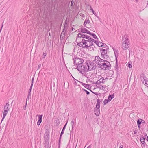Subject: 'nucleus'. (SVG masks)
<instances>
[{"label": "nucleus", "mask_w": 148, "mask_h": 148, "mask_svg": "<svg viewBox=\"0 0 148 148\" xmlns=\"http://www.w3.org/2000/svg\"><path fill=\"white\" fill-rule=\"evenodd\" d=\"M99 95V96H100L101 95V94L100 93H98V95Z\"/></svg>", "instance_id": "obj_55"}, {"label": "nucleus", "mask_w": 148, "mask_h": 148, "mask_svg": "<svg viewBox=\"0 0 148 148\" xmlns=\"http://www.w3.org/2000/svg\"><path fill=\"white\" fill-rule=\"evenodd\" d=\"M100 100L99 99H97V103L96 104V109H97L98 108L99 109L100 105Z\"/></svg>", "instance_id": "obj_14"}, {"label": "nucleus", "mask_w": 148, "mask_h": 148, "mask_svg": "<svg viewBox=\"0 0 148 148\" xmlns=\"http://www.w3.org/2000/svg\"><path fill=\"white\" fill-rule=\"evenodd\" d=\"M54 122L56 124V125L57 126H58L60 124V121L59 119H57L56 120H55Z\"/></svg>", "instance_id": "obj_20"}, {"label": "nucleus", "mask_w": 148, "mask_h": 148, "mask_svg": "<svg viewBox=\"0 0 148 148\" xmlns=\"http://www.w3.org/2000/svg\"><path fill=\"white\" fill-rule=\"evenodd\" d=\"M147 5L146 7L147 6V5H148V1H147Z\"/></svg>", "instance_id": "obj_64"}, {"label": "nucleus", "mask_w": 148, "mask_h": 148, "mask_svg": "<svg viewBox=\"0 0 148 148\" xmlns=\"http://www.w3.org/2000/svg\"><path fill=\"white\" fill-rule=\"evenodd\" d=\"M83 36L82 38H84L88 40L89 39L90 36H88L87 35L84 34H83Z\"/></svg>", "instance_id": "obj_27"}, {"label": "nucleus", "mask_w": 148, "mask_h": 148, "mask_svg": "<svg viewBox=\"0 0 148 148\" xmlns=\"http://www.w3.org/2000/svg\"><path fill=\"white\" fill-rule=\"evenodd\" d=\"M140 121H141V122H142V123H145V121L144 120H143L141 119H140Z\"/></svg>", "instance_id": "obj_42"}, {"label": "nucleus", "mask_w": 148, "mask_h": 148, "mask_svg": "<svg viewBox=\"0 0 148 148\" xmlns=\"http://www.w3.org/2000/svg\"><path fill=\"white\" fill-rule=\"evenodd\" d=\"M89 90H90V91L92 92V93H94H94L95 92H94L93 91H92L91 90H90V89H89Z\"/></svg>", "instance_id": "obj_59"}, {"label": "nucleus", "mask_w": 148, "mask_h": 148, "mask_svg": "<svg viewBox=\"0 0 148 148\" xmlns=\"http://www.w3.org/2000/svg\"><path fill=\"white\" fill-rule=\"evenodd\" d=\"M101 82H100V81L99 79L97 80L96 82L95 83L96 84H99L101 83Z\"/></svg>", "instance_id": "obj_39"}, {"label": "nucleus", "mask_w": 148, "mask_h": 148, "mask_svg": "<svg viewBox=\"0 0 148 148\" xmlns=\"http://www.w3.org/2000/svg\"><path fill=\"white\" fill-rule=\"evenodd\" d=\"M93 45V42H91V41H90V42H89V44H88L87 45H86V46H85V47H86V48H87L92 45Z\"/></svg>", "instance_id": "obj_18"}, {"label": "nucleus", "mask_w": 148, "mask_h": 148, "mask_svg": "<svg viewBox=\"0 0 148 148\" xmlns=\"http://www.w3.org/2000/svg\"><path fill=\"white\" fill-rule=\"evenodd\" d=\"M34 81V78H32V79L31 84H33V82Z\"/></svg>", "instance_id": "obj_44"}, {"label": "nucleus", "mask_w": 148, "mask_h": 148, "mask_svg": "<svg viewBox=\"0 0 148 148\" xmlns=\"http://www.w3.org/2000/svg\"><path fill=\"white\" fill-rule=\"evenodd\" d=\"M41 66V64H39L38 65V69H39L40 68V67Z\"/></svg>", "instance_id": "obj_48"}, {"label": "nucleus", "mask_w": 148, "mask_h": 148, "mask_svg": "<svg viewBox=\"0 0 148 148\" xmlns=\"http://www.w3.org/2000/svg\"><path fill=\"white\" fill-rule=\"evenodd\" d=\"M117 64H118V60L117 61H116V65H117Z\"/></svg>", "instance_id": "obj_57"}, {"label": "nucleus", "mask_w": 148, "mask_h": 148, "mask_svg": "<svg viewBox=\"0 0 148 148\" xmlns=\"http://www.w3.org/2000/svg\"><path fill=\"white\" fill-rule=\"evenodd\" d=\"M140 78L143 84H145V82H148V80L147 78V77L145 75L143 72L140 74Z\"/></svg>", "instance_id": "obj_10"}, {"label": "nucleus", "mask_w": 148, "mask_h": 148, "mask_svg": "<svg viewBox=\"0 0 148 148\" xmlns=\"http://www.w3.org/2000/svg\"><path fill=\"white\" fill-rule=\"evenodd\" d=\"M83 90L86 92V94L87 95H89L90 94V93L89 92L87 91V90H86V89H82Z\"/></svg>", "instance_id": "obj_34"}, {"label": "nucleus", "mask_w": 148, "mask_h": 148, "mask_svg": "<svg viewBox=\"0 0 148 148\" xmlns=\"http://www.w3.org/2000/svg\"><path fill=\"white\" fill-rule=\"evenodd\" d=\"M96 16V17L98 18L99 19V20L100 19L99 18V17L97 16V14H95V15Z\"/></svg>", "instance_id": "obj_52"}, {"label": "nucleus", "mask_w": 148, "mask_h": 148, "mask_svg": "<svg viewBox=\"0 0 148 148\" xmlns=\"http://www.w3.org/2000/svg\"><path fill=\"white\" fill-rule=\"evenodd\" d=\"M88 40H89L90 41H91V42H95L96 41V40H95L92 38H91V37L90 36L89 37V38Z\"/></svg>", "instance_id": "obj_30"}, {"label": "nucleus", "mask_w": 148, "mask_h": 148, "mask_svg": "<svg viewBox=\"0 0 148 148\" xmlns=\"http://www.w3.org/2000/svg\"><path fill=\"white\" fill-rule=\"evenodd\" d=\"M101 86V87H100V88H102V89H103V88H105V87L106 86Z\"/></svg>", "instance_id": "obj_51"}, {"label": "nucleus", "mask_w": 148, "mask_h": 148, "mask_svg": "<svg viewBox=\"0 0 148 148\" xmlns=\"http://www.w3.org/2000/svg\"><path fill=\"white\" fill-rule=\"evenodd\" d=\"M77 40H78V39L77 38L76 39V42L77 43V45L78 46L80 47H82L83 48H86V47H85V46H83V43L82 42H79V41H77Z\"/></svg>", "instance_id": "obj_13"}, {"label": "nucleus", "mask_w": 148, "mask_h": 148, "mask_svg": "<svg viewBox=\"0 0 148 148\" xmlns=\"http://www.w3.org/2000/svg\"><path fill=\"white\" fill-rule=\"evenodd\" d=\"M99 46H98L99 47H102V45H102V42H99Z\"/></svg>", "instance_id": "obj_46"}, {"label": "nucleus", "mask_w": 148, "mask_h": 148, "mask_svg": "<svg viewBox=\"0 0 148 148\" xmlns=\"http://www.w3.org/2000/svg\"><path fill=\"white\" fill-rule=\"evenodd\" d=\"M30 95H31V92H28V96H27V98H29V96H30Z\"/></svg>", "instance_id": "obj_40"}, {"label": "nucleus", "mask_w": 148, "mask_h": 148, "mask_svg": "<svg viewBox=\"0 0 148 148\" xmlns=\"http://www.w3.org/2000/svg\"><path fill=\"white\" fill-rule=\"evenodd\" d=\"M124 40L123 42V50H126L129 47V39L127 37L126 35H124L122 39V41L123 40H124Z\"/></svg>", "instance_id": "obj_5"}, {"label": "nucleus", "mask_w": 148, "mask_h": 148, "mask_svg": "<svg viewBox=\"0 0 148 148\" xmlns=\"http://www.w3.org/2000/svg\"><path fill=\"white\" fill-rule=\"evenodd\" d=\"M77 67L79 72L82 74L88 71L87 65H85L82 64L81 65H80L79 66H77Z\"/></svg>", "instance_id": "obj_6"}, {"label": "nucleus", "mask_w": 148, "mask_h": 148, "mask_svg": "<svg viewBox=\"0 0 148 148\" xmlns=\"http://www.w3.org/2000/svg\"><path fill=\"white\" fill-rule=\"evenodd\" d=\"M91 145H89V146H88L87 148H91Z\"/></svg>", "instance_id": "obj_60"}, {"label": "nucleus", "mask_w": 148, "mask_h": 148, "mask_svg": "<svg viewBox=\"0 0 148 148\" xmlns=\"http://www.w3.org/2000/svg\"><path fill=\"white\" fill-rule=\"evenodd\" d=\"M33 85V84H31V86L30 87L29 89H32V87Z\"/></svg>", "instance_id": "obj_49"}, {"label": "nucleus", "mask_w": 148, "mask_h": 148, "mask_svg": "<svg viewBox=\"0 0 148 148\" xmlns=\"http://www.w3.org/2000/svg\"><path fill=\"white\" fill-rule=\"evenodd\" d=\"M74 3V1L73 0L71 2V5L72 6Z\"/></svg>", "instance_id": "obj_43"}, {"label": "nucleus", "mask_w": 148, "mask_h": 148, "mask_svg": "<svg viewBox=\"0 0 148 148\" xmlns=\"http://www.w3.org/2000/svg\"><path fill=\"white\" fill-rule=\"evenodd\" d=\"M47 53L46 52H44L43 54V58H45V57L46 56V55Z\"/></svg>", "instance_id": "obj_36"}, {"label": "nucleus", "mask_w": 148, "mask_h": 148, "mask_svg": "<svg viewBox=\"0 0 148 148\" xmlns=\"http://www.w3.org/2000/svg\"><path fill=\"white\" fill-rule=\"evenodd\" d=\"M41 122H39V121H38L37 122V125L39 126L40 124L41 123Z\"/></svg>", "instance_id": "obj_45"}, {"label": "nucleus", "mask_w": 148, "mask_h": 148, "mask_svg": "<svg viewBox=\"0 0 148 148\" xmlns=\"http://www.w3.org/2000/svg\"><path fill=\"white\" fill-rule=\"evenodd\" d=\"M67 123V122L66 123L65 125L63 127L62 130L61 132L60 136L59 137V141H58V148H60V144L61 143V137H62V135L64 133V131L65 129Z\"/></svg>", "instance_id": "obj_9"}, {"label": "nucleus", "mask_w": 148, "mask_h": 148, "mask_svg": "<svg viewBox=\"0 0 148 148\" xmlns=\"http://www.w3.org/2000/svg\"><path fill=\"white\" fill-rule=\"evenodd\" d=\"M102 47L103 46V47H105V46H106V47L107 46L106 45V44L105 43H103L102 42V45H101Z\"/></svg>", "instance_id": "obj_38"}, {"label": "nucleus", "mask_w": 148, "mask_h": 148, "mask_svg": "<svg viewBox=\"0 0 148 148\" xmlns=\"http://www.w3.org/2000/svg\"><path fill=\"white\" fill-rule=\"evenodd\" d=\"M43 116L42 115H38V120L39 122H40L41 123L42 121V118Z\"/></svg>", "instance_id": "obj_26"}, {"label": "nucleus", "mask_w": 148, "mask_h": 148, "mask_svg": "<svg viewBox=\"0 0 148 148\" xmlns=\"http://www.w3.org/2000/svg\"><path fill=\"white\" fill-rule=\"evenodd\" d=\"M109 60H103L98 56L95 57L94 61L100 66V68L104 70H110L111 69V65Z\"/></svg>", "instance_id": "obj_1"}, {"label": "nucleus", "mask_w": 148, "mask_h": 148, "mask_svg": "<svg viewBox=\"0 0 148 148\" xmlns=\"http://www.w3.org/2000/svg\"><path fill=\"white\" fill-rule=\"evenodd\" d=\"M3 24H2V26L1 27V29H0V33L1 32V30H2V27H3Z\"/></svg>", "instance_id": "obj_50"}, {"label": "nucleus", "mask_w": 148, "mask_h": 148, "mask_svg": "<svg viewBox=\"0 0 148 148\" xmlns=\"http://www.w3.org/2000/svg\"><path fill=\"white\" fill-rule=\"evenodd\" d=\"M78 82L81 83L82 85V84H84V83L80 81H78Z\"/></svg>", "instance_id": "obj_56"}, {"label": "nucleus", "mask_w": 148, "mask_h": 148, "mask_svg": "<svg viewBox=\"0 0 148 148\" xmlns=\"http://www.w3.org/2000/svg\"><path fill=\"white\" fill-rule=\"evenodd\" d=\"M140 141L142 144V146L143 148V147L145 148V145L146 143L145 142V140L144 137L143 136H142V138H140Z\"/></svg>", "instance_id": "obj_11"}, {"label": "nucleus", "mask_w": 148, "mask_h": 148, "mask_svg": "<svg viewBox=\"0 0 148 148\" xmlns=\"http://www.w3.org/2000/svg\"><path fill=\"white\" fill-rule=\"evenodd\" d=\"M82 33H82V32L79 33L76 39L77 38H82L83 36V34Z\"/></svg>", "instance_id": "obj_24"}, {"label": "nucleus", "mask_w": 148, "mask_h": 148, "mask_svg": "<svg viewBox=\"0 0 148 148\" xmlns=\"http://www.w3.org/2000/svg\"><path fill=\"white\" fill-rule=\"evenodd\" d=\"M9 105V102H7L6 103L5 105L4 106V112L1 121V122L3 120L4 118L6 116L8 111L9 110L10 108H8Z\"/></svg>", "instance_id": "obj_8"}, {"label": "nucleus", "mask_w": 148, "mask_h": 148, "mask_svg": "<svg viewBox=\"0 0 148 148\" xmlns=\"http://www.w3.org/2000/svg\"><path fill=\"white\" fill-rule=\"evenodd\" d=\"M31 89H29V92H31Z\"/></svg>", "instance_id": "obj_63"}, {"label": "nucleus", "mask_w": 148, "mask_h": 148, "mask_svg": "<svg viewBox=\"0 0 148 148\" xmlns=\"http://www.w3.org/2000/svg\"><path fill=\"white\" fill-rule=\"evenodd\" d=\"M117 56H116V57H115V60H116V61H117Z\"/></svg>", "instance_id": "obj_58"}, {"label": "nucleus", "mask_w": 148, "mask_h": 148, "mask_svg": "<svg viewBox=\"0 0 148 148\" xmlns=\"http://www.w3.org/2000/svg\"><path fill=\"white\" fill-rule=\"evenodd\" d=\"M128 64V66L130 68H132V64L131 62H129L127 64Z\"/></svg>", "instance_id": "obj_29"}, {"label": "nucleus", "mask_w": 148, "mask_h": 148, "mask_svg": "<svg viewBox=\"0 0 148 148\" xmlns=\"http://www.w3.org/2000/svg\"><path fill=\"white\" fill-rule=\"evenodd\" d=\"M110 101L108 99H105L104 101H103V104L104 105H106L107 103L108 102H110Z\"/></svg>", "instance_id": "obj_25"}, {"label": "nucleus", "mask_w": 148, "mask_h": 148, "mask_svg": "<svg viewBox=\"0 0 148 148\" xmlns=\"http://www.w3.org/2000/svg\"><path fill=\"white\" fill-rule=\"evenodd\" d=\"M106 79H107V77H106L105 78V77H103L99 79L100 81V82H101V83H103V80Z\"/></svg>", "instance_id": "obj_28"}, {"label": "nucleus", "mask_w": 148, "mask_h": 148, "mask_svg": "<svg viewBox=\"0 0 148 148\" xmlns=\"http://www.w3.org/2000/svg\"><path fill=\"white\" fill-rule=\"evenodd\" d=\"M86 63L87 66L88 71L95 70L97 67L96 64L90 60H87Z\"/></svg>", "instance_id": "obj_4"}, {"label": "nucleus", "mask_w": 148, "mask_h": 148, "mask_svg": "<svg viewBox=\"0 0 148 148\" xmlns=\"http://www.w3.org/2000/svg\"><path fill=\"white\" fill-rule=\"evenodd\" d=\"M90 10L92 12L93 14H94L95 15V14H96V13L94 11V10L91 7V6L90 5Z\"/></svg>", "instance_id": "obj_31"}, {"label": "nucleus", "mask_w": 148, "mask_h": 148, "mask_svg": "<svg viewBox=\"0 0 148 148\" xmlns=\"http://www.w3.org/2000/svg\"><path fill=\"white\" fill-rule=\"evenodd\" d=\"M67 19H66L65 21V24H67L66 21H67Z\"/></svg>", "instance_id": "obj_61"}, {"label": "nucleus", "mask_w": 148, "mask_h": 148, "mask_svg": "<svg viewBox=\"0 0 148 148\" xmlns=\"http://www.w3.org/2000/svg\"><path fill=\"white\" fill-rule=\"evenodd\" d=\"M94 112H95L96 115L97 116H99L100 113L99 112V108H98L97 109H95Z\"/></svg>", "instance_id": "obj_17"}, {"label": "nucleus", "mask_w": 148, "mask_h": 148, "mask_svg": "<svg viewBox=\"0 0 148 148\" xmlns=\"http://www.w3.org/2000/svg\"><path fill=\"white\" fill-rule=\"evenodd\" d=\"M115 70H116V71H118V64H117V65H116V64H115Z\"/></svg>", "instance_id": "obj_37"}, {"label": "nucleus", "mask_w": 148, "mask_h": 148, "mask_svg": "<svg viewBox=\"0 0 148 148\" xmlns=\"http://www.w3.org/2000/svg\"><path fill=\"white\" fill-rule=\"evenodd\" d=\"M114 52L115 54V57H116V56H118V53L117 52V51L116 50H114Z\"/></svg>", "instance_id": "obj_32"}, {"label": "nucleus", "mask_w": 148, "mask_h": 148, "mask_svg": "<svg viewBox=\"0 0 148 148\" xmlns=\"http://www.w3.org/2000/svg\"><path fill=\"white\" fill-rule=\"evenodd\" d=\"M109 49L108 46L107 47H102L100 49L101 58L109 61L110 58L109 56V52L107 51Z\"/></svg>", "instance_id": "obj_2"}, {"label": "nucleus", "mask_w": 148, "mask_h": 148, "mask_svg": "<svg viewBox=\"0 0 148 148\" xmlns=\"http://www.w3.org/2000/svg\"><path fill=\"white\" fill-rule=\"evenodd\" d=\"M80 31L82 33H86L89 34L90 33V32L87 30L86 28L81 27L80 28Z\"/></svg>", "instance_id": "obj_12"}, {"label": "nucleus", "mask_w": 148, "mask_h": 148, "mask_svg": "<svg viewBox=\"0 0 148 148\" xmlns=\"http://www.w3.org/2000/svg\"><path fill=\"white\" fill-rule=\"evenodd\" d=\"M137 132V130H135L134 132V134H136Z\"/></svg>", "instance_id": "obj_47"}, {"label": "nucleus", "mask_w": 148, "mask_h": 148, "mask_svg": "<svg viewBox=\"0 0 148 148\" xmlns=\"http://www.w3.org/2000/svg\"><path fill=\"white\" fill-rule=\"evenodd\" d=\"M27 99L26 100V103L25 104V107L24 108V110H25V109H26V105H27Z\"/></svg>", "instance_id": "obj_41"}, {"label": "nucleus", "mask_w": 148, "mask_h": 148, "mask_svg": "<svg viewBox=\"0 0 148 148\" xmlns=\"http://www.w3.org/2000/svg\"><path fill=\"white\" fill-rule=\"evenodd\" d=\"M138 127L140 129L141 127V124L142 123L141 121H140V119H138L137 121Z\"/></svg>", "instance_id": "obj_16"}, {"label": "nucleus", "mask_w": 148, "mask_h": 148, "mask_svg": "<svg viewBox=\"0 0 148 148\" xmlns=\"http://www.w3.org/2000/svg\"><path fill=\"white\" fill-rule=\"evenodd\" d=\"M123 145H120L119 148H123Z\"/></svg>", "instance_id": "obj_53"}, {"label": "nucleus", "mask_w": 148, "mask_h": 148, "mask_svg": "<svg viewBox=\"0 0 148 148\" xmlns=\"http://www.w3.org/2000/svg\"><path fill=\"white\" fill-rule=\"evenodd\" d=\"M49 130L48 129H45L44 137L45 148H49Z\"/></svg>", "instance_id": "obj_3"}, {"label": "nucleus", "mask_w": 148, "mask_h": 148, "mask_svg": "<svg viewBox=\"0 0 148 148\" xmlns=\"http://www.w3.org/2000/svg\"><path fill=\"white\" fill-rule=\"evenodd\" d=\"M90 23V21L89 19H87V18H86L85 20V21L84 22V26L85 27H86L88 29H89L88 27H87L86 26V24L87 23L89 24Z\"/></svg>", "instance_id": "obj_15"}, {"label": "nucleus", "mask_w": 148, "mask_h": 148, "mask_svg": "<svg viewBox=\"0 0 148 148\" xmlns=\"http://www.w3.org/2000/svg\"><path fill=\"white\" fill-rule=\"evenodd\" d=\"M89 35L92 36V37L94 38L95 39H97V40H98V38L97 37V36L95 35V34L93 33H91L90 32V33L89 34Z\"/></svg>", "instance_id": "obj_19"}, {"label": "nucleus", "mask_w": 148, "mask_h": 148, "mask_svg": "<svg viewBox=\"0 0 148 148\" xmlns=\"http://www.w3.org/2000/svg\"><path fill=\"white\" fill-rule=\"evenodd\" d=\"M87 41V42H90V40H86Z\"/></svg>", "instance_id": "obj_62"}, {"label": "nucleus", "mask_w": 148, "mask_h": 148, "mask_svg": "<svg viewBox=\"0 0 148 148\" xmlns=\"http://www.w3.org/2000/svg\"><path fill=\"white\" fill-rule=\"evenodd\" d=\"M94 94L96 95H98V92H95Z\"/></svg>", "instance_id": "obj_54"}, {"label": "nucleus", "mask_w": 148, "mask_h": 148, "mask_svg": "<svg viewBox=\"0 0 148 148\" xmlns=\"http://www.w3.org/2000/svg\"><path fill=\"white\" fill-rule=\"evenodd\" d=\"M71 125L72 126V128L73 127V125L74 124V121L73 120H72L71 123Z\"/></svg>", "instance_id": "obj_35"}, {"label": "nucleus", "mask_w": 148, "mask_h": 148, "mask_svg": "<svg viewBox=\"0 0 148 148\" xmlns=\"http://www.w3.org/2000/svg\"><path fill=\"white\" fill-rule=\"evenodd\" d=\"M73 60L74 64L77 66H79L80 65H81L84 62L83 59L76 57H75L74 58H73Z\"/></svg>", "instance_id": "obj_7"}, {"label": "nucleus", "mask_w": 148, "mask_h": 148, "mask_svg": "<svg viewBox=\"0 0 148 148\" xmlns=\"http://www.w3.org/2000/svg\"><path fill=\"white\" fill-rule=\"evenodd\" d=\"M98 40H97V39H96V41H95V42L94 43H95L98 46H99V41H98Z\"/></svg>", "instance_id": "obj_33"}, {"label": "nucleus", "mask_w": 148, "mask_h": 148, "mask_svg": "<svg viewBox=\"0 0 148 148\" xmlns=\"http://www.w3.org/2000/svg\"><path fill=\"white\" fill-rule=\"evenodd\" d=\"M82 85L87 89H89V86H90L89 84L84 83V84H82Z\"/></svg>", "instance_id": "obj_22"}, {"label": "nucleus", "mask_w": 148, "mask_h": 148, "mask_svg": "<svg viewBox=\"0 0 148 148\" xmlns=\"http://www.w3.org/2000/svg\"><path fill=\"white\" fill-rule=\"evenodd\" d=\"M81 42L83 45H85L84 46H86V45H87L88 44V43H87V41L84 39H82Z\"/></svg>", "instance_id": "obj_23"}, {"label": "nucleus", "mask_w": 148, "mask_h": 148, "mask_svg": "<svg viewBox=\"0 0 148 148\" xmlns=\"http://www.w3.org/2000/svg\"><path fill=\"white\" fill-rule=\"evenodd\" d=\"M114 97V96L113 94V95H110L108 97V99H109L110 101H111L112 99Z\"/></svg>", "instance_id": "obj_21"}]
</instances>
